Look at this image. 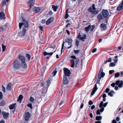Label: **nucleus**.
<instances>
[{
    "instance_id": "7c9ffc66",
    "label": "nucleus",
    "mask_w": 123,
    "mask_h": 123,
    "mask_svg": "<svg viewBox=\"0 0 123 123\" xmlns=\"http://www.w3.org/2000/svg\"><path fill=\"white\" fill-rule=\"evenodd\" d=\"M34 10L35 12L37 13L39 12L40 11V9L39 8L36 7L34 8Z\"/></svg>"
},
{
    "instance_id": "0eeeda50",
    "label": "nucleus",
    "mask_w": 123,
    "mask_h": 123,
    "mask_svg": "<svg viewBox=\"0 0 123 123\" xmlns=\"http://www.w3.org/2000/svg\"><path fill=\"white\" fill-rule=\"evenodd\" d=\"M82 37H81V35L80 33H79L77 36V38L79 40H81L83 41H84L86 39V35L85 34H83Z\"/></svg>"
},
{
    "instance_id": "09e8293b",
    "label": "nucleus",
    "mask_w": 123,
    "mask_h": 123,
    "mask_svg": "<svg viewBox=\"0 0 123 123\" xmlns=\"http://www.w3.org/2000/svg\"><path fill=\"white\" fill-rule=\"evenodd\" d=\"M95 119L96 120L100 121V116L96 117Z\"/></svg>"
},
{
    "instance_id": "4d7b16f0",
    "label": "nucleus",
    "mask_w": 123,
    "mask_h": 123,
    "mask_svg": "<svg viewBox=\"0 0 123 123\" xmlns=\"http://www.w3.org/2000/svg\"><path fill=\"white\" fill-rule=\"evenodd\" d=\"M46 22V20L45 19H43L42 20L41 22L43 24H44Z\"/></svg>"
},
{
    "instance_id": "9b49d317",
    "label": "nucleus",
    "mask_w": 123,
    "mask_h": 123,
    "mask_svg": "<svg viewBox=\"0 0 123 123\" xmlns=\"http://www.w3.org/2000/svg\"><path fill=\"white\" fill-rule=\"evenodd\" d=\"M22 21L23 22L24 26V28H27L28 26V22L25 20L24 18L23 17H21Z\"/></svg>"
},
{
    "instance_id": "a18cd8bd",
    "label": "nucleus",
    "mask_w": 123,
    "mask_h": 123,
    "mask_svg": "<svg viewBox=\"0 0 123 123\" xmlns=\"http://www.w3.org/2000/svg\"><path fill=\"white\" fill-rule=\"evenodd\" d=\"M110 66H109L110 67H114L116 65L113 62L110 63Z\"/></svg>"
},
{
    "instance_id": "8fccbe9b",
    "label": "nucleus",
    "mask_w": 123,
    "mask_h": 123,
    "mask_svg": "<svg viewBox=\"0 0 123 123\" xmlns=\"http://www.w3.org/2000/svg\"><path fill=\"white\" fill-rule=\"evenodd\" d=\"M111 58H110L108 60L106 61L105 63L106 64V63L108 62H111Z\"/></svg>"
},
{
    "instance_id": "f257e3e1",
    "label": "nucleus",
    "mask_w": 123,
    "mask_h": 123,
    "mask_svg": "<svg viewBox=\"0 0 123 123\" xmlns=\"http://www.w3.org/2000/svg\"><path fill=\"white\" fill-rule=\"evenodd\" d=\"M102 15L100 14V20L107 24L109 18V13L108 10L103 9L102 12Z\"/></svg>"
},
{
    "instance_id": "338daca9",
    "label": "nucleus",
    "mask_w": 123,
    "mask_h": 123,
    "mask_svg": "<svg viewBox=\"0 0 123 123\" xmlns=\"http://www.w3.org/2000/svg\"><path fill=\"white\" fill-rule=\"evenodd\" d=\"M116 120L117 121H118L120 120L119 117H117L116 118Z\"/></svg>"
},
{
    "instance_id": "20e7f679",
    "label": "nucleus",
    "mask_w": 123,
    "mask_h": 123,
    "mask_svg": "<svg viewBox=\"0 0 123 123\" xmlns=\"http://www.w3.org/2000/svg\"><path fill=\"white\" fill-rule=\"evenodd\" d=\"M96 9L95 7V4H93L92 5L91 7L88 9L87 10L89 12H90L92 14H96L98 12L97 11L95 10Z\"/></svg>"
},
{
    "instance_id": "5701e85b",
    "label": "nucleus",
    "mask_w": 123,
    "mask_h": 123,
    "mask_svg": "<svg viewBox=\"0 0 123 123\" xmlns=\"http://www.w3.org/2000/svg\"><path fill=\"white\" fill-rule=\"evenodd\" d=\"M9 0H3L2 2V6L7 5Z\"/></svg>"
},
{
    "instance_id": "aec40b11",
    "label": "nucleus",
    "mask_w": 123,
    "mask_h": 123,
    "mask_svg": "<svg viewBox=\"0 0 123 123\" xmlns=\"http://www.w3.org/2000/svg\"><path fill=\"white\" fill-rule=\"evenodd\" d=\"M2 114L3 115V117L4 119H6L7 118L9 115L8 113L6 112L5 111L2 112Z\"/></svg>"
},
{
    "instance_id": "c85d7f7f",
    "label": "nucleus",
    "mask_w": 123,
    "mask_h": 123,
    "mask_svg": "<svg viewBox=\"0 0 123 123\" xmlns=\"http://www.w3.org/2000/svg\"><path fill=\"white\" fill-rule=\"evenodd\" d=\"M53 52H51L49 53H48L46 52V51H45L43 52V55L44 56L49 55H53Z\"/></svg>"
},
{
    "instance_id": "e2e57ef3",
    "label": "nucleus",
    "mask_w": 123,
    "mask_h": 123,
    "mask_svg": "<svg viewBox=\"0 0 123 123\" xmlns=\"http://www.w3.org/2000/svg\"><path fill=\"white\" fill-rule=\"evenodd\" d=\"M50 47L51 48H52L53 49H55V48L56 47V46L55 45H53V46H51Z\"/></svg>"
},
{
    "instance_id": "052dcab7",
    "label": "nucleus",
    "mask_w": 123,
    "mask_h": 123,
    "mask_svg": "<svg viewBox=\"0 0 123 123\" xmlns=\"http://www.w3.org/2000/svg\"><path fill=\"white\" fill-rule=\"evenodd\" d=\"M2 91L3 92H5V88L3 87V85L2 86Z\"/></svg>"
},
{
    "instance_id": "37998d69",
    "label": "nucleus",
    "mask_w": 123,
    "mask_h": 123,
    "mask_svg": "<svg viewBox=\"0 0 123 123\" xmlns=\"http://www.w3.org/2000/svg\"><path fill=\"white\" fill-rule=\"evenodd\" d=\"M24 24L23 22L21 23H19V28L20 29L21 28V27Z\"/></svg>"
},
{
    "instance_id": "680f3d73",
    "label": "nucleus",
    "mask_w": 123,
    "mask_h": 123,
    "mask_svg": "<svg viewBox=\"0 0 123 123\" xmlns=\"http://www.w3.org/2000/svg\"><path fill=\"white\" fill-rule=\"evenodd\" d=\"M97 18L98 19V22L100 21V14L98 15Z\"/></svg>"
},
{
    "instance_id": "2f4dec72",
    "label": "nucleus",
    "mask_w": 123,
    "mask_h": 123,
    "mask_svg": "<svg viewBox=\"0 0 123 123\" xmlns=\"http://www.w3.org/2000/svg\"><path fill=\"white\" fill-rule=\"evenodd\" d=\"M114 92L112 90H111L110 92H108V95L111 97H112L113 96V93H114Z\"/></svg>"
},
{
    "instance_id": "de8ad7c7",
    "label": "nucleus",
    "mask_w": 123,
    "mask_h": 123,
    "mask_svg": "<svg viewBox=\"0 0 123 123\" xmlns=\"http://www.w3.org/2000/svg\"><path fill=\"white\" fill-rule=\"evenodd\" d=\"M120 75V73L119 72L116 73L115 75V77H119Z\"/></svg>"
},
{
    "instance_id": "c03bdc74",
    "label": "nucleus",
    "mask_w": 123,
    "mask_h": 123,
    "mask_svg": "<svg viewBox=\"0 0 123 123\" xmlns=\"http://www.w3.org/2000/svg\"><path fill=\"white\" fill-rule=\"evenodd\" d=\"M2 51H4L6 49V46L5 45H4L3 44H2Z\"/></svg>"
},
{
    "instance_id": "cd10ccee",
    "label": "nucleus",
    "mask_w": 123,
    "mask_h": 123,
    "mask_svg": "<svg viewBox=\"0 0 123 123\" xmlns=\"http://www.w3.org/2000/svg\"><path fill=\"white\" fill-rule=\"evenodd\" d=\"M105 75V73L103 72V70H100V79L101 78H104Z\"/></svg>"
},
{
    "instance_id": "13d9d810",
    "label": "nucleus",
    "mask_w": 123,
    "mask_h": 123,
    "mask_svg": "<svg viewBox=\"0 0 123 123\" xmlns=\"http://www.w3.org/2000/svg\"><path fill=\"white\" fill-rule=\"evenodd\" d=\"M65 103L64 101L63 100L59 104V105L60 106L61 105H62L64 103Z\"/></svg>"
},
{
    "instance_id": "ea45409f",
    "label": "nucleus",
    "mask_w": 123,
    "mask_h": 123,
    "mask_svg": "<svg viewBox=\"0 0 123 123\" xmlns=\"http://www.w3.org/2000/svg\"><path fill=\"white\" fill-rule=\"evenodd\" d=\"M74 51L75 54L76 55L78 54L80 51L79 50H74Z\"/></svg>"
},
{
    "instance_id": "58836bf2",
    "label": "nucleus",
    "mask_w": 123,
    "mask_h": 123,
    "mask_svg": "<svg viewBox=\"0 0 123 123\" xmlns=\"http://www.w3.org/2000/svg\"><path fill=\"white\" fill-rule=\"evenodd\" d=\"M106 96V94H103L102 95V97L103 98V101L105 102L106 101L105 97Z\"/></svg>"
},
{
    "instance_id": "69168bd1",
    "label": "nucleus",
    "mask_w": 123,
    "mask_h": 123,
    "mask_svg": "<svg viewBox=\"0 0 123 123\" xmlns=\"http://www.w3.org/2000/svg\"><path fill=\"white\" fill-rule=\"evenodd\" d=\"M97 51L96 48H95L92 50V53H94L96 52Z\"/></svg>"
},
{
    "instance_id": "f8f14e48",
    "label": "nucleus",
    "mask_w": 123,
    "mask_h": 123,
    "mask_svg": "<svg viewBox=\"0 0 123 123\" xmlns=\"http://www.w3.org/2000/svg\"><path fill=\"white\" fill-rule=\"evenodd\" d=\"M64 71L65 75L67 76H69L70 75V70L68 68H65L64 69Z\"/></svg>"
},
{
    "instance_id": "473e14b6",
    "label": "nucleus",
    "mask_w": 123,
    "mask_h": 123,
    "mask_svg": "<svg viewBox=\"0 0 123 123\" xmlns=\"http://www.w3.org/2000/svg\"><path fill=\"white\" fill-rule=\"evenodd\" d=\"M47 89L48 88L46 87L43 88L42 92V93L43 94H45L47 91Z\"/></svg>"
},
{
    "instance_id": "e433bc0d",
    "label": "nucleus",
    "mask_w": 123,
    "mask_h": 123,
    "mask_svg": "<svg viewBox=\"0 0 123 123\" xmlns=\"http://www.w3.org/2000/svg\"><path fill=\"white\" fill-rule=\"evenodd\" d=\"M29 100L31 103H34V99L32 97H30Z\"/></svg>"
},
{
    "instance_id": "423d86ee",
    "label": "nucleus",
    "mask_w": 123,
    "mask_h": 123,
    "mask_svg": "<svg viewBox=\"0 0 123 123\" xmlns=\"http://www.w3.org/2000/svg\"><path fill=\"white\" fill-rule=\"evenodd\" d=\"M94 27L95 25H94L92 26L89 25L87 27L85 28V31L86 32H88L90 30V31L92 32L93 31Z\"/></svg>"
},
{
    "instance_id": "ddd939ff",
    "label": "nucleus",
    "mask_w": 123,
    "mask_h": 123,
    "mask_svg": "<svg viewBox=\"0 0 123 123\" xmlns=\"http://www.w3.org/2000/svg\"><path fill=\"white\" fill-rule=\"evenodd\" d=\"M18 58L20 62H25V57L21 55H19L18 56Z\"/></svg>"
},
{
    "instance_id": "c9c22d12",
    "label": "nucleus",
    "mask_w": 123,
    "mask_h": 123,
    "mask_svg": "<svg viewBox=\"0 0 123 123\" xmlns=\"http://www.w3.org/2000/svg\"><path fill=\"white\" fill-rule=\"evenodd\" d=\"M50 80H48L47 81H46V87L47 88H48L49 85L50 84Z\"/></svg>"
},
{
    "instance_id": "bf43d9fd",
    "label": "nucleus",
    "mask_w": 123,
    "mask_h": 123,
    "mask_svg": "<svg viewBox=\"0 0 123 123\" xmlns=\"http://www.w3.org/2000/svg\"><path fill=\"white\" fill-rule=\"evenodd\" d=\"M93 104V102L91 100H90L88 103V104L89 105H91Z\"/></svg>"
},
{
    "instance_id": "bb28decb",
    "label": "nucleus",
    "mask_w": 123,
    "mask_h": 123,
    "mask_svg": "<svg viewBox=\"0 0 123 123\" xmlns=\"http://www.w3.org/2000/svg\"><path fill=\"white\" fill-rule=\"evenodd\" d=\"M23 98V96L22 95H20L17 99V101L18 102H19V103H21L22 99Z\"/></svg>"
},
{
    "instance_id": "a19ab883",
    "label": "nucleus",
    "mask_w": 123,
    "mask_h": 123,
    "mask_svg": "<svg viewBox=\"0 0 123 123\" xmlns=\"http://www.w3.org/2000/svg\"><path fill=\"white\" fill-rule=\"evenodd\" d=\"M76 45L78 47L79 45L80 41L78 40H76V41L75 42Z\"/></svg>"
},
{
    "instance_id": "4468645a",
    "label": "nucleus",
    "mask_w": 123,
    "mask_h": 123,
    "mask_svg": "<svg viewBox=\"0 0 123 123\" xmlns=\"http://www.w3.org/2000/svg\"><path fill=\"white\" fill-rule=\"evenodd\" d=\"M54 20L53 17H50L46 22V23L47 25H48L53 22Z\"/></svg>"
},
{
    "instance_id": "79ce46f5",
    "label": "nucleus",
    "mask_w": 123,
    "mask_h": 123,
    "mask_svg": "<svg viewBox=\"0 0 123 123\" xmlns=\"http://www.w3.org/2000/svg\"><path fill=\"white\" fill-rule=\"evenodd\" d=\"M5 104V103L3 101H1L0 103V105L2 106H4Z\"/></svg>"
},
{
    "instance_id": "9d476101",
    "label": "nucleus",
    "mask_w": 123,
    "mask_h": 123,
    "mask_svg": "<svg viewBox=\"0 0 123 123\" xmlns=\"http://www.w3.org/2000/svg\"><path fill=\"white\" fill-rule=\"evenodd\" d=\"M115 83L116 85H118V87L120 88H121L123 87V81L122 80H117L116 81Z\"/></svg>"
},
{
    "instance_id": "b1692460",
    "label": "nucleus",
    "mask_w": 123,
    "mask_h": 123,
    "mask_svg": "<svg viewBox=\"0 0 123 123\" xmlns=\"http://www.w3.org/2000/svg\"><path fill=\"white\" fill-rule=\"evenodd\" d=\"M68 78L65 77L63 79V82L64 84L67 85L68 83Z\"/></svg>"
},
{
    "instance_id": "864d4df0",
    "label": "nucleus",
    "mask_w": 123,
    "mask_h": 123,
    "mask_svg": "<svg viewBox=\"0 0 123 123\" xmlns=\"http://www.w3.org/2000/svg\"><path fill=\"white\" fill-rule=\"evenodd\" d=\"M5 30L4 28L3 27L0 26V31L4 30Z\"/></svg>"
},
{
    "instance_id": "6ab92c4d",
    "label": "nucleus",
    "mask_w": 123,
    "mask_h": 123,
    "mask_svg": "<svg viewBox=\"0 0 123 123\" xmlns=\"http://www.w3.org/2000/svg\"><path fill=\"white\" fill-rule=\"evenodd\" d=\"M35 0H31L28 2V4L29 5L30 8H31L34 3Z\"/></svg>"
},
{
    "instance_id": "a878e982",
    "label": "nucleus",
    "mask_w": 123,
    "mask_h": 123,
    "mask_svg": "<svg viewBox=\"0 0 123 123\" xmlns=\"http://www.w3.org/2000/svg\"><path fill=\"white\" fill-rule=\"evenodd\" d=\"M57 71L56 70H54L53 72L50 75L49 77L50 78L52 77L53 76H55L56 73Z\"/></svg>"
},
{
    "instance_id": "603ef678",
    "label": "nucleus",
    "mask_w": 123,
    "mask_h": 123,
    "mask_svg": "<svg viewBox=\"0 0 123 123\" xmlns=\"http://www.w3.org/2000/svg\"><path fill=\"white\" fill-rule=\"evenodd\" d=\"M3 98V94L2 92H0V99L1 100Z\"/></svg>"
},
{
    "instance_id": "6e6552de",
    "label": "nucleus",
    "mask_w": 123,
    "mask_h": 123,
    "mask_svg": "<svg viewBox=\"0 0 123 123\" xmlns=\"http://www.w3.org/2000/svg\"><path fill=\"white\" fill-rule=\"evenodd\" d=\"M108 103V102H106L104 104L103 101L100 102V112H102L103 111L104 108L107 106Z\"/></svg>"
},
{
    "instance_id": "dca6fc26",
    "label": "nucleus",
    "mask_w": 123,
    "mask_h": 123,
    "mask_svg": "<svg viewBox=\"0 0 123 123\" xmlns=\"http://www.w3.org/2000/svg\"><path fill=\"white\" fill-rule=\"evenodd\" d=\"M106 25L104 23H102L100 25V30L101 31H103L106 29L107 28Z\"/></svg>"
},
{
    "instance_id": "a211bd4d",
    "label": "nucleus",
    "mask_w": 123,
    "mask_h": 123,
    "mask_svg": "<svg viewBox=\"0 0 123 123\" xmlns=\"http://www.w3.org/2000/svg\"><path fill=\"white\" fill-rule=\"evenodd\" d=\"M20 64V66L22 68L25 69L26 68L27 66L25 62H21Z\"/></svg>"
},
{
    "instance_id": "412c9836",
    "label": "nucleus",
    "mask_w": 123,
    "mask_h": 123,
    "mask_svg": "<svg viewBox=\"0 0 123 123\" xmlns=\"http://www.w3.org/2000/svg\"><path fill=\"white\" fill-rule=\"evenodd\" d=\"M6 17L5 14L2 12H0V19L1 20H4L6 18Z\"/></svg>"
},
{
    "instance_id": "4be33fe9",
    "label": "nucleus",
    "mask_w": 123,
    "mask_h": 123,
    "mask_svg": "<svg viewBox=\"0 0 123 123\" xmlns=\"http://www.w3.org/2000/svg\"><path fill=\"white\" fill-rule=\"evenodd\" d=\"M123 0L121 4H120L117 8V10L118 11H120L123 9Z\"/></svg>"
},
{
    "instance_id": "7ed1b4c3",
    "label": "nucleus",
    "mask_w": 123,
    "mask_h": 123,
    "mask_svg": "<svg viewBox=\"0 0 123 123\" xmlns=\"http://www.w3.org/2000/svg\"><path fill=\"white\" fill-rule=\"evenodd\" d=\"M73 42V40L72 39L70 38L69 39H67L65 41V42L64 41H63V43L62 44V48H61V54H62V50L63 49V48L64 46V44L65 43H68V44L69 45H70V46L69 47H65L67 49H69L71 48L72 46V42Z\"/></svg>"
},
{
    "instance_id": "6e6d98bb",
    "label": "nucleus",
    "mask_w": 123,
    "mask_h": 123,
    "mask_svg": "<svg viewBox=\"0 0 123 123\" xmlns=\"http://www.w3.org/2000/svg\"><path fill=\"white\" fill-rule=\"evenodd\" d=\"M110 91V89L109 88H107L105 90V92L106 93Z\"/></svg>"
},
{
    "instance_id": "0e129e2a",
    "label": "nucleus",
    "mask_w": 123,
    "mask_h": 123,
    "mask_svg": "<svg viewBox=\"0 0 123 123\" xmlns=\"http://www.w3.org/2000/svg\"><path fill=\"white\" fill-rule=\"evenodd\" d=\"M96 113L97 115L100 114V110H97Z\"/></svg>"
},
{
    "instance_id": "c756f323",
    "label": "nucleus",
    "mask_w": 123,
    "mask_h": 123,
    "mask_svg": "<svg viewBox=\"0 0 123 123\" xmlns=\"http://www.w3.org/2000/svg\"><path fill=\"white\" fill-rule=\"evenodd\" d=\"M16 105L15 103L9 106V108L10 109H12L14 108Z\"/></svg>"
},
{
    "instance_id": "3c124183",
    "label": "nucleus",
    "mask_w": 123,
    "mask_h": 123,
    "mask_svg": "<svg viewBox=\"0 0 123 123\" xmlns=\"http://www.w3.org/2000/svg\"><path fill=\"white\" fill-rule=\"evenodd\" d=\"M69 17V15L68 13H66L65 16V19Z\"/></svg>"
},
{
    "instance_id": "1a4fd4ad",
    "label": "nucleus",
    "mask_w": 123,
    "mask_h": 123,
    "mask_svg": "<svg viewBox=\"0 0 123 123\" xmlns=\"http://www.w3.org/2000/svg\"><path fill=\"white\" fill-rule=\"evenodd\" d=\"M26 30V29L25 28H23L22 31L19 32V36L21 37L24 36L25 35Z\"/></svg>"
},
{
    "instance_id": "2eb2a0df",
    "label": "nucleus",
    "mask_w": 123,
    "mask_h": 123,
    "mask_svg": "<svg viewBox=\"0 0 123 123\" xmlns=\"http://www.w3.org/2000/svg\"><path fill=\"white\" fill-rule=\"evenodd\" d=\"M97 89V87L96 84H95L94 85V87L93 88L92 91L91 92V94L90 95V96H92L94 94L96 90Z\"/></svg>"
},
{
    "instance_id": "49530a36",
    "label": "nucleus",
    "mask_w": 123,
    "mask_h": 123,
    "mask_svg": "<svg viewBox=\"0 0 123 123\" xmlns=\"http://www.w3.org/2000/svg\"><path fill=\"white\" fill-rule=\"evenodd\" d=\"M27 106L28 107H30L31 109H32V104L31 103H30L28 104L27 105Z\"/></svg>"
},
{
    "instance_id": "f3484780",
    "label": "nucleus",
    "mask_w": 123,
    "mask_h": 123,
    "mask_svg": "<svg viewBox=\"0 0 123 123\" xmlns=\"http://www.w3.org/2000/svg\"><path fill=\"white\" fill-rule=\"evenodd\" d=\"M31 116V114L29 112H27L25 115L24 118L26 121L28 120Z\"/></svg>"
},
{
    "instance_id": "39448f33",
    "label": "nucleus",
    "mask_w": 123,
    "mask_h": 123,
    "mask_svg": "<svg viewBox=\"0 0 123 123\" xmlns=\"http://www.w3.org/2000/svg\"><path fill=\"white\" fill-rule=\"evenodd\" d=\"M14 63L13 66L14 68L18 69L20 68V64L19 62L17 60L14 59L13 61Z\"/></svg>"
},
{
    "instance_id": "5fc2aeb1",
    "label": "nucleus",
    "mask_w": 123,
    "mask_h": 123,
    "mask_svg": "<svg viewBox=\"0 0 123 123\" xmlns=\"http://www.w3.org/2000/svg\"><path fill=\"white\" fill-rule=\"evenodd\" d=\"M114 70H110L109 71V73L110 74H112L114 72Z\"/></svg>"
},
{
    "instance_id": "393cba45",
    "label": "nucleus",
    "mask_w": 123,
    "mask_h": 123,
    "mask_svg": "<svg viewBox=\"0 0 123 123\" xmlns=\"http://www.w3.org/2000/svg\"><path fill=\"white\" fill-rule=\"evenodd\" d=\"M11 83L9 82L6 88L7 91H9L11 90Z\"/></svg>"
},
{
    "instance_id": "f704fd0d",
    "label": "nucleus",
    "mask_w": 123,
    "mask_h": 123,
    "mask_svg": "<svg viewBox=\"0 0 123 123\" xmlns=\"http://www.w3.org/2000/svg\"><path fill=\"white\" fill-rule=\"evenodd\" d=\"M25 56L27 58L28 61H29L31 59V56L30 55L28 54H27L25 55Z\"/></svg>"
},
{
    "instance_id": "4c0bfd02",
    "label": "nucleus",
    "mask_w": 123,
    "mask_h": 123,
    "mask_svg": "<svg viewBox=\"0 0 123 123\" xmlns=\"http://www.w3.org/2000/svg\"><path fill=\"white\" fill-rule=\"evenodd\" d=\"M118 57L117 55H116L115 57V58L116 59H114L113 60L114 61V63L115 64L117 62L118 59L117 58Z\"/></svg>"
},
{
    "instance_id": "f03ea898",
    "label": "nucleus",
    "mask_w": 123,
    "mask_h": 123,
    "mask_svg": "<svg viewBox=\"0 0 123 123\" xmlns=\"http://www.w3.org/2000/svg\"><path fill=\"white\" fill-rule=\"evenodd\" d=\"M70 57L72 59L70 60L71 64V67L74 68L75 66V67L76 68L79 62V58L76 57L74 55H71Z\"/></svg>"
},
{
    "instance_id": "72a5a7b5",
    "label": "nucleus",
    "mask_w": 123,
    "mask_h": 123,
    "mask_svg": "<svg viewBox=\"0 0 123 123\" xmlns=\"http://www.w3.org/2000/svg\"><path fill=\"white\" fill-rule=\"evenodd\" d=\"M52 7L54 11L55 12L56 11L57 9L58 8V7L57 6H55L54 5H53L52 6Z\"/></svg>"
},
{
    "instance_id": "774afa93",
    "label": "nucleus",
    "mask_w": 123,
    "mask_h": 123,
    "mask_svg": "<svg viewBox=\"0 0 123 123\" xmlns=\"http://www.w3.org/2000/svg\"><path fill=\"white\" fill-rule=\"evenodd\" d=\"M115 86V84L114 83H112L111 84V86H112L113 87H114Z\"/></svg>"
}]
</instances>
